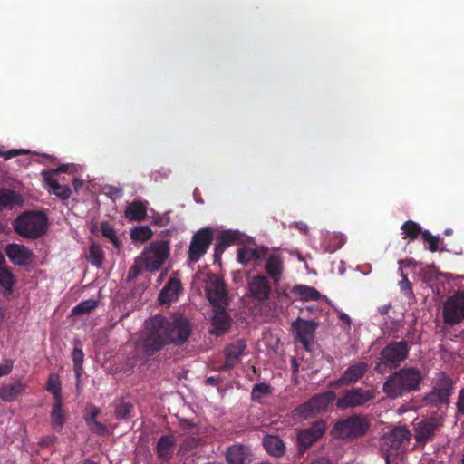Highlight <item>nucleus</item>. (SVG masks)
I'll list each match as a JSON object with an SVG mask.
<instances>
[{"label": "nucleus", "mask_w": 464, "mask_h": 464, "mask_svg": "<svg viewBox=\"0 0 464 464\" xmlns=\"http://www.w3.org/2000/svg\"><path fill=\"white\" fill-rule=\"evenodd\" d=\"M148 333L143 340V348L148 355H153L165 345L184 344L191 334L189 321L184 316H177L171 321L157 314L147 323Z\"/></svg>", "instance_id": "f257e3e1"}, {"label": "nucleus", "mask_w": 464, "mask_h": 464, "mask_svg": "<svg viewBox=\"0 0 464 464\" xmlns=\"http://www.w3.org/2000/svg\"><path fill=\"white\" fill-rule=\"evenodd\" d=\"M421 371L416 367H403L391 374L383 382V392L391 399L403 397L420 389Z\"/></svg>", "instance_id": "f03ea898"}, {"label": "nucleus", "mask_w": 464, "mask_h": 464, "mask_svg": "<svg viewBox=\"0 0 464 464\" xmlns=\"http://www.w3.org/2000/svg\"><path fill=\"white\" fill-rule=\"evenodd\" d=\"M410 346L406 341L389 343L380 353L374 370L381 374L397 369L409 355Z\"/></svg>", "instance_id": "7ed1b4c3"}, {"label": "nucleus", "mask_w": 464, "mask_h": 464, "mask_svg": "<svg viewBox=\"0 0 464 464\" xmlns=\"http://www.w3.org/2000/svg\"><path fill=\"white\" fill-rule=\"evenodd\" d=\"M14 231L23 237L36 239L47 230V217L41 211H27L14 221Z\"/></svg>", "instance_id": "20e7f679"}, {"label": "nucleus", "mask_w": 464, "mask_h": 464, "mask_svg": "<svg viewBox=\"0 0 464 464\" xmlns=\"http://www.w3.org/2000/svg\"><path fill=\"white\" fill-rule=\"evenodd\" d=\"M452 392L453 381L446 372H440L434 387L423 398L425 405L436 408L449 405Z\"/></svg>", "instance_id": "39448f33"}, {"label": "nucleus", "mask_w": 464, "mask_h": 464, "mask_svg": "<svg viewBox=\"0 0 464 464\" xmlns=\"http://www.w3.org/2000/svg\"><path fill=\"white\" fill-rule=\"evenodd\" d=\"M169 256V246L166 240L151 242L139 256L144 262L145 270L156 272L160 270Z\"/></svg>", "instance_id": "423d86ee"}, {"label": "nucleus", "mask_w": 464, "mask_h": 464, "mask_svg": "<svg viewBox=\"0 0 464 464\" xmlns=\"http://www.w3.org/2000/svg\"><path fill=\"white\" fill-rule=\"evenodd\" d=\"M369 430V422L365 417L353 415L335 423L334 430L341 439H355L363 436Z\"/></svg>", "instance_id": "0eeeda50"}, {"label": "nucleus", "mask_w": 464, "mask_h": 464, "mask_svg": "<svg viewBox=\"0 0 464 464\" xmlns=\"http://www.w3.org/2000/svg\"><path fill=\"white\" fill-rule=\"evenodd\" d=\"M411 438V432L403 427L394 428L382 440V450L386 453L405 454Z\"/></svg>", "instance_id": "6e6552de"}, {"label": "nucleus", "mask_w": 464, "mask_h": 464, "mask_svg": "<svg viewBox=\"0 0 464 464\" xmlns=\"http://www.w3.org/2000/svg\"><path fill=\"white\" fill-rule=\"evenodd\" d=\"M443 321L448 325L459 324L464 320V291L458 290L445 301Z\"/></svg>", "instance_id": "1a4fd4ad"}, {"label": "nucleus", "mask_w": 464, "mask_h": 464, "mask_svg": "<svg viewBox=\"0 0 464 464\" xmlns=\"http://www.w3.org/2000/svg\"><path fill=\"white\" fill-rule=\"evenodd\" d=\"M213 237V229L210 227L201 228L193 235L188 248L189 262L197 263L207 253Z\"/></svg>", "instance_id": "9d476101"}, {"label": "nucleus", "mask_w": 464, "mask_h": 464, "mask_svg": "<svg viewBox=\"0 0 464 464\" xmlns=\"http://www.w3.org/2000/svg\"><path fill=\"white\" fill-rule=\"evenodd\" d=\"M376 396L373 390H365L363 388H353L344 391L342 396L337 400L336 406L339 409L355 408L367 404Z\"/></svg>", "instance_id": "9b49d317"}, {"label": "nucleus", "mask_w": 464, "mask_h": 464, "mask_svg": "<svg viewBox=\"0 0 464 464\" xmlns=\"http://www.w3.org/2000/svg\"><path fill=\"white\" fill-rule=\"evenodd\" d=\"M205 292L211 305L227 304V290L224 280L218 275L209 274Z\"/></svg>", "instance_id": "f8f14e48"}, {"label": "nucleus", "mask_w": 464, "mask_h": 464, "mask_svg": "<svg viewBox=\"0 0 464 464\" xmlns=\"http://www.w3.org/2000/svg\"><path fill=\"white\" fill-rule=\"evenodd\" d=\"M291 327L296 333V339L308 351L314 341V333L318 327V323L298 317L292 323Z\"/></svg>", "instance_id": "ddd939ff"}, {"label": "nucleus", "mask_w": 464, "mask_h": 464, "mask_svg": "<svg viewBox=\"0 0 464 464\" xmlns=\"http://www.w3.org/2000/svg\"><path fill=\"white\" fill-rule=\"evenodd\" d=\"M246 343L243 339L228 343L224 349L226 361L219 370L229 371L235 368L240 362L241 356L246 353Z\"/></svg>", "instance_id": "4468645a"}, {"label": "nucleus", "mask_w": 464, "mask_h": 464, "mask_svg": "<svg viewBox=\"0 0 464 464\" xmlns=\"http://www.w3.org/2000/svg\"><path fill=\"white\" fill-rule=\"evenodd\" d=\"M369 370V365L365 362H358L349 366L342 376L331 383V387L339 389L343 385H350L361 380Z\"/></svg>", "instance_id": "2eb2a0df"}, {"label": "nucleus", "mask_w": 464, "mask_h": 464, "mask_svg": "<svg viewBox=\"0 0 464 464\" xmlns=\"http://www.w3.org/2000/svg\"><path fill=\"white\" fill-rule=\"evenodd\" d=\"M325 423L322 420L314 422L309 428L299 431L297 440L301 450H307L325 432Z\"/></svg>", "instance_id": "dca6fc26"}, {"label": "nucleus", "mask_w": 464, "mask_h": 464, "mask_svg": "<svg viewBox=\"0 0 464 464\" xmlns=\"http://www.w3.org/2000/svg\"><path fill=\"white\" fill-rule=\"evenodd\" d=\"M250 296L258 302H265L269 299L271 285L265 276H255L248 283Z\"/></svg>", "instance_id": "f3484780"}, {"label": "nucleus", "mask_w": 464, "mask_h": 464, "mask_svg": "<svg viewBox=\"0 0 464 464\" xmlns=\"http://www.w3.org/2000/svg\"><path fill=\"white\" fill-rule=\"evenodd\" d=\"M442 423L436 418H429L420 422L415 430V439L418 442L426 443L432 437L436 431L440 430Z\"/></svg>", "instance_id": "a211bd4d"}, {"label": "nucleus", "mask_w": 464, "mask_h": 464, "mask_svg": "<svg viewBox=\"0 0 464 464\" xmlns=\"http://www.w3.org/2000/svg\"><path fill=\"white\" fill-rule=\"evenodd\" d=\"M5 254L11 262L16 266H25L33 257L32 252L26 246L14 243L6 246Z\"/></svg>", "instance_id": "6ab92c4d"}, {"label": "nucleus", "mask_w": 464, "mask_h": 464, "mask_svg": "<svg viewBox=\"0 0 464 464\" xmlns=\"http://www.w3.org/2000/svg\"><path fill=\"white\" fill-rule=\"evenodd\" d=\"M262 445L266 453L275 458L283 457L286 451L285 442L277 435L264 436Z\"/></svg>", "instance_id": "aec40b11"}, {"label": "nucleus", "mask_w": 464, "mask_h": 464, "mask_svg": "<svg viewBox=\"0 0 464 464\" xmlns=\"http://www.w3.org/2000/svg\"><path fill=\"white\" fill-rule=\"evenodd\" d=\"M268 249L264 246L249 247L242 246L237 250V261L246 265L250 261H259L265 259L267 256Z\"/></svg>", "instance_id": "412c9836"}, {"label": "nucleus", "mask_w": 464, "mask_h": 464, "mask_svg": "<svg viewBox=\"0 0 464 464\" xmlns=\"http://www.w3.org/2000/svg\"><path fill=\"white\" fill-rule=\"evenodd\" d=\"M25 388L26 384L21 380L5 383L0 387V399L6 402L14 401L24 393Z\"/></svg>", "instance_id": "4be33fe9"}, {"label": "nucleus", "mask_w": 464, "mask_h": 464, "mask_svg": "<svg viewBox=\"0 0 464 464\" xmlns=\"http://www.w3.org/2000/svg\"><path fill=\"white\" fill-rule=\"evenodd\" d=\"M175 445L176 439L173 435L161 436L155 448L158 458L162 461H169L172 458Z\"/></svg>", "instance_id": "5701e85b"}, {"label": "nucleus", "mask_w": 464, "mask_h": 464, "mask_svg": "<svg viewBox=\"0 0 464 464\" xmlns=\"http://www.w3.org/2000/svg\"><path fill=\"white\" fill-rule=\"evenodd\" d=\"M226 461L228 464H247L250 462L249 450L243 445H232L227 450Z\"/></svg>", "instance_id": "b1692460"}, {"label": "nucleus", "mask_w": 464, "mask_h": 464, "mask_svg": "<svg viewBox=\"0 0 464 464\" xmlns=\"http://www.w3.org/2000/svg\"><path fill=\"white\" fill-rule=\"evenodd\" d=\"M42 175L45 184L49 187L48 190L50 193L54 194L63 200L70 198L72 191L68 185H61L52 177L51 171H43Z\"/></svg>", "instance_id": "393cba45"}, {"label": "nucleus", "mask_w": 464, "mask_h": 464, "mask_svg": "<svg viewBox=\"0 0 464 464\" xmlns=\"http://www.w3.org/2000/svg\"><path fill=\"white\" fill-rule=\"evenodd\" d=\"M265 270L275 284L280 281L284 271L283 260L276 254L270 255L266 261Z\"/></svg>", "instance_id": "a878e982"}, {"label": "nucleus", "mask_w": 464, "mask_h": 464, "mask_svg": "<svg viewBox=\"0 0 464 464\" xmlns=\"http://www.w3.org/2000/svg\"><path fill=\"white\" fill-rule=\"evenodd\" d=\"M238 237L237 233L232 231H224L217 239L214 249V261L218 262L221 259L223 252L232 244L237 240Z\"/></svg>", "instance_id": "bb28decb"}, {"label": "nucleus", "mask_w": 464, "mask_h": 464, "mask_svg": "<svg viewBox=\"0 0 464 464\" xmlns=\"http://www.w3.org/2000/svg\"><path fill=\"white\" fill-rule=\"evenodd\" d=\"M214 315L212 317V325L221 332H227L230 326V318L226 312L227 304L212 305Z\"/></svg>", "instance_id": "cd10ccee"}, {"label": "nucleus", "mask_w": 464, "mask_h": 464, "mask_svg": "<svg viewBox=\"0 0 464 464\" xmlns=\"http://www.w3.org/2000/svg\"><path fill=\"white\" fill-rule=\"evenodd\" d=\"M23 201V198L18 192L9 188H0V211L13 209Z\"/></svg>", "instance_id": "c85d7f7f"}, {"label": "nucleus", "mask_w": 464, "mask_h": 464, "mask_svg": "<svg viewBox=\"0 0 464 464\" xmlns=\"http://www.w3.org/2000/svg\"><path fill=\"white\" fill-rule=\"evenodd\" d=\"M335 398V392L329 391L321 394L314 395L309 401L315 413H319L323 411H325L329 405L334 401Z\"/></svg>", "instance_id": "c756f323"}, {"label": "nucleus", "mask_w": 464, "mask_h": 464, "mask_svg": "<svg viewBox=\"0 0 464 464\" xmlns=\"http://www.w3.org/2000/svg\"><path fill=\"white\" fill-rule=\"evenodd\" d=\"M181 285L179 280L170 279L159 295V302L167 304L176 299Z\"/></svg>", "instance_id": "7c9ffc66"}, {"label": "nucleus", "mask_w": 464, "mask_h": 464, "mask_svg": "<svg viewBox=\"0 0 464 464\" xmlns=\"http://www.w3.org/2000/svg\"><path fill=\"white\" fill-rule=\"evenodd\" d=\"M292 293L304 302L318 301L321 294L314 287L305 285H296L292 288Z\"/></svg>", "instance_id": "2f4dec72"}, {"label": "nucleus", "mask_w": 464, "mask_h": 464, "mask_svg": "<svg viewBox=\"0 0 464 464\" xmlns=\"http://www.w3.org/2000/svg\"><path fill=\"white\" fill-rule=\"evenodd\" d=\"M15 282V277L12 271L5 264L0 265V286L3 288L4 295L13 294Z\"/></svg>", "instance_id": "473e14b6"}, {"label": "nucleus", "mask_w": 464, "mask_h": 464, "mask_svg": "<svg viewBox=\"0 0 464 464\" xmlns=\"http://www.w3.org/2000/svg\"><path fill=\"white\" fill-rule=\"evenodd\" d=\"M50 419L53 429L57 432H61L66 421L65 412L63 409V401H54Z\"/></svg>", "instance_id": "72a5a7b5"}, {"label": "nucleus", "mask_w": 464, "mask_h": 464, "mask_svg": "<svg viewBox=\"0 0 464 464\" xmlns=\"http://www.w3.org/2000/svg\"><path fill=\"white\" fill-rule=\"evenodd\" d=\"M147 216V206L141 201H133L125 209V217L129 220L141 221Z\"/></svg>", "instance_id": "f704fd0d"}, {"label": "nucleus", "mask_w": 464, "mask_h": 464, "mask_svg": "<svg viewBox=\"0 0 464 464\" xmlns=\"http://www.w3.org/2000/svg\"><path fill=\"white\" fill-rule=\"evenodd\" d=\"M88 261L96 267H102L104 261V251L101 246L92 243L89 247Z\"/></svg>", "instance_id": "c9c22d12"}, {"label": "nucleus", "mask_w": 464, "mask_h": 464, "mask_svg": "<svg viewBox=\"0 0 464 464\" xmlns=\"http://www.w3.org/2000/svg\"><path fill=\"white\" fill-rule=\"evenodd\" d=\"M72 359L73 362V370L75 373V377L77 380V386L79 385L82 372H83V360H84V353L83 351L81 348L74 347L72 353Z\"/></svg>", "instance_id": "e433bc0d"}, {"label": "nucleus", "mask_w": 464, "mask_h": 464, "mask_svg": "<svg viewBox=\"0 0 464 464\" xmlns=\"http://www.w3.org/2000/svg\"><path fill=\"white\" fill-rule=\"evenodd\" d=\"M46 390L53 394L54 401H62V388L59 377L51 374L47 381Z\"/></svg>", "instance_id": "4c0bfd02"}, {"label": "nucleus", "mask_w": 464, "mask_h": 464, "mask_svg": "<svg viewBox=\"0 0 464 464\" xmlns=\"http://www.w3.org/2000/svg\"><path fill=\"white\" fill-rule=\"evenodd\" d=\"M401 230L410 240L414 241L423 232L421 227L412 220H407L401 226Z\"/></svg>", "instance_id": "58836bf2"}, {"label": "nucleus", "mask_w": 464, "mask_h": 464, "mask_svg": "<svg viewBox=\"0 0 464 464\" xmlns=\"http://www.w3.org/2000/svg\"><path fill=\"white\" fill-rule=\"evenodd\" d=\"M153 233L148 226L135 227L130 232V237L133 241L144 243L151 238Z\"/></svg>", "instance_id": "ea45409f"}, {"label": "nucleus", "mask_w": 464, "mask_h": 464, "mask_svg": "<svg viewBox=\"0 0 464 464\" xmlns=\"http://www.w3.org/2000/svg\"><path fill=\"white\" fill-rule=\"evenodd\" d=\"M101 232L104 237L113 244L115 248H120L121 241L117 237L115 229L109 222H102L101 224Z\"/></svg>", "instance_id": "a19ab883"}, {"label": "nucleus", "mask_w": 464, "mask_h": 464, "mask_svg": "<svg viewBox=\"0 0 464 464\" xmlns=\"http://www.w3.org/2000/svg\"><path fill=\"white\" fill-rule=\"evenodd\" d=\"M133 404L130 401H121L115 406V417L118 420H124L130 417L133 411Z\"/></svg>", "instance_id": "79ce46f5"}, {"label": "nucleus", "mask_w": 464, "mask_h": 464, "mask_svg": "<svg viewBox=\"0 0 464 464\" xmlns=\"http://www.w3.org/2000/svg\"><path fill=\"white\" fill-rule=\"evenodd\" d=\"M271 392H272V388L268 383H266V382L256 383L253 386V389L251 392V398L253 401H259L263 397L271 394Z\"/></svg>", "instance_id": "37998d69"}, {"label": "nucleus", "mask_w": 464, "mask_h": 464, "mask_svg": "<svg viewBox=\"0 0 464 464\" xmlns=\"http://www.w3.org/2000/svg\"><path fill=\"white\" fill-rule=\"evenodd\" d=\"M97 307V301L94 299H88L81 302L75 307L72 308V314L82 315L89 314L91 311Z\"/></svg>", "instance_id": "c03bdc74"}, {"label": "nucleus", "mask_w": 464, "mask_h": 464, "mask_svg": "<svg viewBox=\"0 0 464 464\" xmlns=\"http://www.w3.org/2000/svg\"><path fill=\"white\" fill-rule=\"evenodd\" d=\"M145 270V265L142 260H140V257H137L135 259L134 264L130 267L128 272V280L131 281L134 280L139 276V275Z\"/></svg>", "instance_id": "a18cd8bd"}, {"label": "nucleus", "mask_w": 464, "mask_h": 464, "mask_svg": "<svg viewBox=\"0 0 464 464\" xmlns=\"http://www.w3.org/2000/svg\"><path fill=\"white\" fill-rule=\"evenodd\" d=\"M295 415L303 417L304 419H308L312 417L314 414H316L314 410L312 408V404H310V401L299 405L295 409Z\"/></svg>", "instance_id": "49530a36"}, {"label": "nucleus", "mask_w": 464, "mask_h": 464, "mask_svg": "<svg viewBox=\"0 0 464 464\" xmlns=\"http://www.w3.org/2000/svg\"><path fill=\"white\" fill-rule=\"evenodd\" d=\"M422 239L429 243V250L430 252H436L439 250L440 237L438 236L431 235L428 230H424L421 233Z\"/></svg>", "instance_id": "de8ad7c7"}, {"label": "nucleus", "mask_w": 464, "mask_h": 464, "mask_svg": "<svg viewBox=\"0 0 464 464\" xmlns=\"http://www.w3.org/2000/svg\"><path fill=\"white\" fill-rule=\"evenodd\" d=\"M404 455L401 453L391 454L386 453L385 461L386 464H405Z\"/></svg>", "instance_id": "09e8293b"}, {"label": "nucleus", "mask_w": 464, "mask_h": 464, "mask_svg": "<svg viewBox=\"0 0 464 464\" xmlns=\"http://www.w3.org/2000/svg\"><path fill=\"white\" fill-rule=\"evenodd\" d=\"M27 153H29L28 150L12 149L7 151H0V157L4 158L5 160H10L14 157H16L19 155H24Z\"/></svg>", "instance_id": "8fccbe9b"}, {"label": "nucleus", "mask_w": 464, "mask_h": 464, "mask_svg": "<svg viewBox=\"0 0 464 464\" xmlns=\"http://www.w3.org/2000/svg\"><path fill=\"white\" fill-rule=\"evenodd\" d=\"M87 425L93 433L104 435L107 432L106 425L102 424L98 420H93L92 422H90Z\"/></svg>", "instance_id": "3c124183"}, {"label": "nucleus", "mask_w": 464, "mask_h": 464, "mask_svg": "<svg viewBox=\"0 0 464 464\" xmlns=\"http://www.w3.org/2000/svg\"><path fill=\"white\" fill-rule=\"evenodd\" d=\"M402 280L399 282V286L401 292L406 295L412 294V286L411 282L408 280L407 276L401 272Z\"/></svg>", "instance_id": "603ef678"}, {"label": "nucleus", "mask_w": 464, "mask_h": 464, "mask_svg": "<svg viewBox=\"0 0 464 464\" xmlns=\"http://www.w3.org/2000/svg\"><path fill=\"white\" fill-rule=\"evenodd\" d=\"M14 367L12 360H5L4 363L0 365V377L8 375Z\"/></svg>", "instance_id": "864d4df0"}, {"label": "nucleus", "mask_w": 464, "mask_h": 464, "mask_svg": "<svg viewBox=\"0 0 464 464\" xmlns=\"http://www.w3.org/2000/svg\"><path fill=\"white\" fill-rule=\"evenodd\" d=\"M456 408H457V414L464 415V388L461 389L459 392L457 402H456Z\"/></svg>", "instance_id": "5fc2aeb1"}, {"label": "nucleus", "mask_w": 464, "mask_h": 464, "mask_svg": "<svg viewBox=\"0 0 464 464\" xmlns=\"http://www.w3.org/2000/svg\"><path fill=\"white\" fill-rule=\"evenodd\" d=\"M100 411L98 408L93 407L92 411L85 417V420L88 423L92 422L93 420H97L96 418L99 415Z\"/></svg>", "instance_id": "6e6d98bb"}, {"label": "nucleus", "mask_w": 464, "mask_h": 464, "mask_svg": "<svg viewBox=\"0 0 464 464\" xmlns=\"http://www.w3.org/2000/svg\"><path fill=\"white\" fill-rule=\"evenodd\" d=\"M68 169H69L68 165L62 164L57 169H51L50 171L52 172V177H53V175H57V174H60V173L67 172Z\"/></svg>", "instance_id": "4d7b16f0"}, {"label": "nucleus", "mask_w": 464, "mask_h": 464, "mask_svg": "<svg viewBox=\"0 0 464 464\" xmlns=\"http://www.w3.org/2000/svg\"><path fill=\"white\" fill-rule=\"evenodd\" d=\"M339 319L347 325V328L351 327V318L344 313H340L338 315Z\"/></svg>", "instance_id": "13d9d810"}, {"label": "nucleus", "mask_w": 464, "mask_h": 464, "mask_svg": "<svg viewBox=\"0 0 464 464\" xmlns=\"http://www.w3.org/2000/svg\"><path fill=\"white\" fill-rule=\"evenodd\" d=\"M220 380L214 376L208 377L206 379V384L210 386H217L219 383Z\"/></svg>", "instance_id": "bf43d9fd"}, {"label": "nucleus", "mask_w": 464, "mask_h": 464, "mask_svg": "<svg viewBox=\"0 0 464 464\" xmlns=\"http://www.w3.org/2000/svg\"><path fill=\"white\" fill-rule=\"evenodd\" d=\"M72 185L74 189L78 191L82 187L83 181L79 179H73Z\"/></svg>", "instance_id": "052dcab7"}, {"label": "nucleus", "mask_w": 464, "mask_h": 464, "mask_svg": "<svg viewBox=\"0 0 464 464\" xmlns=\"http://www.w3.org/2000/svg\"><path fill=\"white\" fill-rule=\"evenodd\" d=\"M390 308H391V304L383 305L379 308V313L381 314H386L389 312Z\"/></svg>", "instance_id": "680f3d73"}, {"label": "nucleus", "mask_w": 464, "mask_h": 464, "mask_svg": "<svg viewBox=\"0 0 464 464\" xmlns=\"http://www.w3.org/2000/svg\"><path fill=\"white\" fill-rule=\"evenodd\" d=\"M110 193L111 195H115L116 197H120L121 194L120 189L112 187L110 188Z\"/></svg>", "instance_id": "e2e57ef3"}, {"label": "nucleus", "mask_w": 464, "mask_h": 464, "mask_svg": "<svg viewBox=\"0 0 464 464\" xmlns=\"http://www.w3.org/2000/svg\"><path fill=\"white\" fill-rule=\"evenodd\" d=\"M296 227L300 230H304V231L306 230V225L304 223L300 222V223L296 224Z\"/></svg>", "instance_id": "0e129e2a"}, {"label": "nucleus", "mask_w": 464, "mask_h": 464, "mask_svg": "<svg viewBox=\"0 0 464 464\" xmlns=\"http://www.w3.org/2000/svg\"><path fill=\"white\" fill-rule=\"evenodd\" d=\"M312 464H328V462L325 459H318L314 461Z\"/></svg>", "instance_id": "69168bd1"}, {"label": "nucleus", "mask_w": 464, "mask_h": 464, "mask_svg": "<svg viewBox=\"0 0 464 464\" xmlns=\"http://www.w3.org/2000/svg\"><path fill=\"white\" fill-rule=\"evenodd\" d=\"M5 264V258L3 255V253L0 251V265Z\"/></svg>", "instance_id": "338daca9"}, {"label": "nucleus", "mask_w": 464, "mask_h": 464, "mask_svg": "<svg viewBox=\"0 0 464 464\" xmlns=\"http://www.w3.org/2000/svg\"><path fill=\"white\" fill-rule=\"evenodd\" d=\"M82 464H98L91 459H85Z\"/></svg>", "instance_id": "774afa93"}]
</instances>
